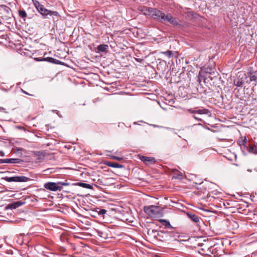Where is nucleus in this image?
<instances>
[{"instance_id":"f257e3e1","label":"nucleus","mask_w":257,"mask_h":257,"mask_svg":"<svg viewBox=\"0 0 257 257\" xmlns=\"http://www.w3.org/2000/svg\"><path fill=\"white\" fill-rule=\"evenodd\" d=\"M70 183L65 181H58L57 182H47L44 184V187L47 190L51 191H61L63 186H69Z\"/></svg>"},{"instance_id":"f03ea898","label":"nucleus","mask_w":257,"mask_h":257,"mask_svg":"<svg viewBox=\"0 0 257 257\" xmlns=\"http://www.w3.org/2000/svg\"><path fill=\"white\" fill-rule=\"evenodd\" d=\"M145 212L152 218H158L162 216V210L160 207L155 205L145 206Z\"/></svg>"},{"instance_id":"7ed1b4c3","label":"nucleus","mask_w":257,"mask_h":257,"mask_svg":"<svg viewBox=\"0 0 257 257\" xmlns=\"http://www.w3.org/2000/svg\"><path fill=\"white\" fill-rule=\"evenodd\" d=\"M217 73L215 72L214 69L212 67H207L201 68L199 72L198 81L199 83L202 81L206 83L207 80V75H215Z\"/></svg>"},{"instance_id":"20e7f679","label":"nucleus","mask_w":257,"mask_h":257,"mask_svg":"<svg viewBox=\"0 0 257 257\" xmlns=\"http://www.w3.org/2000/svg\"><path fill=\"white\" fill-rule=\"evenodd\" d=\"M151 11L152 13L150 16L161 23H165L166 15L164 12L156 8H153Z\"/></svg>"},{"instance_id":"39448f33","label":"nucleus","mask_w":257,"mask_h":257,"mask_svg":"<svg viewBox=\"0 0 257 257\" xmlns=\"http://www.w3.org/2000/svg\"><path fill=\"white\" fill-rule=\"evenodd\" d=\"M33 4L37 11L42 15L43 17L46 18L47 13L48 12L49 10L46 9L43 5L37 1H33Z\"/></svg>"},{"instance_id":"423d86ee","label":"nucleus","mask_w":257,"mask_h":257,"mask_svg":"<svg viewBox=\"0 0 257 257\" xmlns=\"http://www.w3.org/2000/svg\"><path fill=\"white\" fill-rule=\"evenodd\" d=\"M187 216L196 225H199L202 221L201 218L192 212H187L186 213Z\"/></svg>"},{"instance_id":"0eeeda50","label":"nucleus","mask_w":257,"mask_h":257,"mask_svg":"<svg viewBox=\"0 0 257 257\" xmlns=\"http://www.w3.org/2000/svg\"><path fill=\"white\" fill-rule=\"evenodd\" d=\"M166 22L170 23V24L173 25L174 27L180 26V24L179 23V22L177 21H176V19L170 13H168L166 15L165 23Z\"/></svg>"},{"instance_id":"6e6552de","label":"nucleus","mask_w":257,"mask_h":257,"mask_svg":"<svg viewBox=\"0 0 257 257\" xmlns=\"http://www.w3.org/2000/svg\"><path fill=\"white\" fill-rule=\"evenodd\" d=\"M51 17L53 19V20L55 21H58L60 17L59 14L57 11H53L48 10V12L47 13V17L46 18L49 19L50 18L48 16Z\"/></svg>"},{"instance_id":"1a4fd4ad","label":"nucleus","mask_w":257,"mask_h":257,"mask_svg":"<svg viewBox=\"0 0 257 257\" xmlns=\"http://www.w3.org/2000/svg\"><path fill=\"white\" fill-rule=\"evenodd\" d=\"M25 203V202L22 201H18L9 204L6 206V208L11 209H16L17 208H18L19 207L24 204Z\"/></svg>"},{"instance_id":"9d476101","label":"nucleus","mask_w":257,"mask_h":257,"mask_svg":"<svg viewBox=\"0 0 257 257\" xmlns=\"http://www.w3.org/2000/svg\"><path fill=\"white\" fill-rule=\"evenodd\" d=\"M233 83L235 86L242 87L244 83V79L243 77H240V75H238L237 78L234 80Z\"/></svg>"},{"instance_id":"9b49d317","label":"nucleus","mask_w":257,"mask_h":257,"mask_svg":"<svg viewBox=\"0 0 257 257\" xmlns=\"http://www.w3.org/2000/svg\"><path fill=\"white\" fill-rule=\"evenodd\" d=\"M4 163L10 164H20L23 162V161L20 159L18 158H10L4 159Z\"/></svg>"},{"instance_id":"f8f14e48","label":"nucleus","mask_w":257,"mask_h":257,"mask_svg":"<svg viewBox=\"0 0 257 257\" xmlns=\"http://www.w3.org/2000/svg\"><path fill=\"white\" fill-rule=\"evenodd\" d=\"M153 8L147 7H142L139 8V10L145 15L151 16L152 13V10Z\"/></svg>"},{"instance_id":"ddd939ff","label":"nucleus","mask_w":257,"mask_h":257,"mask_svg":"<svg viewBox=\"0 0 257 257\" xmlns=\"http://www.w3.org/2000/svg\"><path fill=\"white\" fill-rule=\"evenodd\" d=\"M44 61H47L56 64H62V62L51 57L43 58Z\"/></svg>"},{"instance_id":"4468645a","label":"nucleus","mask_w":257,"mask_h":257,"mask_svg":"<svg viewBox=\"0 0 257 257\" xmlns=\"http://www.w3.org/2000/svg\"><path fill=\"white\" fill-rule=\"evenodd\" d=\"M140 159L142 161L144 162L145 163H147V162L154 163L155 161V159L154 158L144 156L140 157Z\"/></svg>"},{"instance_id":"2eb2a0df","label":"nucleus","mask_w":257,"mask_h":257,"mask_svg":"<svg viewBox=\"0 0 257 257\" xmlns=\"http://www.w3.org/2000/svg\"><path fill=\"white\" fill-rule=\"evenodd\" d=\"M159 222L162 224L163 225L168 228H173V226L170 224V222L166 219H160Z\"/></svg>"},{"instance_id":"dca6fc26","label":"nucleus","mask_w":257,"mask_h":257,"mask_svg":"<svg viewBox=\"0 0 257 257\" xmlns=\"http://www.w3.org/2000/svg\"><path fill=\"white\" fill-rule=\"evenodd\" d=\"M30 180V179L26 176H16V182H25Z\"/></svg>"},{"instance_id":"f3484780","label":"nucleus","mask_w":257,"mask_h":257,"mask_svg":"<svg viewBox=\"0 0 257 257\" xmlns=\"http://www.w3.org/2000/svg\"><path fill=\"white\" fill-rule=\"evenodd\" d=\"M108 48V46L105 44H101L97 46V49L98 52H104Z\"/></svg>"},{"instance_id":"a211bd4d","label":"nucleus","mask_w":257,"mask_h":257,"mask_svg":"<svg viewBox=\"0 0 257 257\" xmlns=\"http://www.w3.org/2000/svg\"><path fill=\"white\" fill-rule=\"evenodd\" d=\"M254 72H251V70H250L248 72L249 74V79L250 81H257V74H254Z\"/></svg>"},{"instance_id":"6ab92c4d","label":"nucleus","mask_w":257,"mask_h":257,"mask_svg":"<svg viewBox=\"0 0 257 257\" xmlns=\"http://www.w3.org/2000/svg\"><path fill=\"white\" fill-rule=\"evenodd\" d=\"M196 113L200 114H209L210 111L208 109L203 108L196 110Z\"/></svg>"},{"instance_id":"aec40b11","label":"nucleus","mask_w":257,"mask_h":257,"mask_svg":"<svg viewBox=\"0 0 257 257\" xmlns=\"http://www.w3.org/2000/svg\"><path fill=\"white\" fill-rule=\"evenodd\" d=\"M239 146L241 147L242 149V147L245 148L247 147L246 145L247 143V139L245 137L244 139L239 140L237 142Z\"/></svg>"},{"instance_id":"412c9836","label":"nucleus","mask_w":257,"mask_h":257,"mask_svg":"<svg viewBox=\"0 0 257 257\" xmlns=\"http://www.w3.org/2000/svg\"><path fill=\"white\" fill-rule=\"evenodd\" d=\"M76 185L84 188L90 189L92 188V186L90 184L85 183L78 182L76 184Z\"/></svg>"},{"instance_id":"4be33fe9","label":"nucleus","mask_w":257,"mask_h":257,"mask_svg":"<svg viewBox=\"0 0 257 257\" xmlns=\"http://www.w3.org/2000/svg\"><path fill=\"white\" fill-rule=\"evenodd\" d=\"M247 150L249 153L257 154V147L255 145L250 146Z\"/></svg>"},{"instance_id":"5701e85b","label":"nucleus","mask_w":257,"mask_h":257,"mask_svg":"<svg viewBox=\"0 0 257 257\" xmlns=\"http://www.w3.org/2000/svg\"><path fill=\"white\" fill-rule=\"evenodd\" d=\"M107 165L109 167H111L115 168H122V166L119 164L117 163H109L107 164Z\"/></svg>"},{"instance_id":"b1692460","label":"nucleus","mask_w":257,"mask_h":257,"mask_svg":"<svg viewBox=\"0 0 257 257\" xmlns=\"http://www.w3.org/2000/svg\"><path fill=\"white\" fill-rule=\"evenodd\" d=\"M148 234L153 235L154 238H157V236L159 235L158 231L155 229L149 230L148 231Z\"/></svg>"},{"instance_id":"393cba45","label":"nucleus","mask_w":257,"mask_h":257,"mask_svg":"<svg viewBox=\"0 0 257 257\" xmlns=\"http://www.w3.org/2000/svg\"><path fill=\"white\" fill-rule=\"evenodd\" d=\"M18 13L19 16L24 19L25 20V18L27 17V15L25 11L23 10H20L18 11Z\"/></svg>"},{"instance_id":"a878e982","label":"nucleus","mask_w":257,"mask_h":257,"mask_svg":"<svg viewBox=\"0 0 257 257\" xmlns=\"http://www.w3.org/2000/svg\"><path fill=\"white\" fill-rule=\"evenodd\" d=\"M4 179L6 181L9 182H16V176L11 177H6Z\"/></svg>"},{"instance_id":"bb28decb","label":"nucleus","mask_w":257,"mask_h":257,"mask_svg":"<svg viewBox=\"0 0 257 257\" xmlns=\"http://www.w3.org/2000/svg\"><path fill=\"white\" fill-rule=\"evenodd\" d=\"M160 53L163 54L165 55L166 56H167L169 58H170L172 55V51L168 50L165 52H160Z\"/></svg>"},{"instance_id":"cd10ccee","label":"nucleus","mask_w":257,"mask_h":257,"mask_svg":"<svg viewBox=\"0 0 257 257\" xmlns=\"http://www.w3.org/2000/svg\"><path fill=\"white\" fill-rule=\"evenodd\" d=\"M106 212V210L104 209H99L98 211V214L100 216L104 215Z\"/></svg>"},{"instance_id":"c85d7f7f","label":"nucleus","mask_w":257,"mask_h":257,"mask_svg":"<svg viewBox=\"0 0 257 257\" xmlns=\"http://www.w3.org/2000/svg\"><path fill=\"white\" fill-rule=\"evenodd\" d=\"M216 245H214L213 247H211L209 248L210 252H211L212 254L215 253V252L214 251V250L216 249V247H215Z\"/></svg>"},{"instance_id":"c756f323","label":"nucleus","mask_w":257,"mask_h":257,"mask_svg":"<svg viewBox=\"0 0 257 257\" xmlns=\"http://www.w3.org/2000/svg\"><path fill=\"white\" fill-rule=\"evenodd\" d=\"M111 158L116 160H121L122 159L121 157L113 156H111Z\"/></svg>"},{"instance_id":"7c9ffc66","label":"nucleus","mask_w":257,"mask_h":257,"mask_svg":"<svg viewBox=\"0 0 257 257\" xmlns=\"http://www.w3.org/2000/svg\"><path fill=\"white\" fill-rule=\"evenodd\" d=\"M34 59L37 61H44L43 58H40L39 57L35 58Z\"/></svg>"},{"instance_id":"2f4dec72","label":"nucleus","mask_w":257,"mask_h":257,"mask_svg":"<svg viewBox=\"0 0 257 257\" xmlns=\"http://www.w3.org/2000/svg\"><path fill=\"white\" fill-rule=\"evenodd\" d=\"M188 111L189 112H190V113H196V110H193V109H188Z\"/></svg>"},{"instance_id":"473e14b6","label":"nucleus","mask_w":257,"mask_h":257,"mask_svg":"<svg viewBox=\"0 0 257 257\" xmlns=\"http://www.w3.org/2000/svg\"><path fill=\"white\" fill-rule=\"evenodd\" d=\"M193 117L194 119H196L197 120H198V121H201V122L202 121V119H201V118H198V117H196L195 115H193Z\"/></svg>"},{"instance_id":"72a5a7b5","label":"nucleus","mask_w":257,"mask_h":257,"mask_svg":"<svg viewBox=\"0 0 257 257\" xmlns=\"http://www.w3.org/2000/svg\"><path fill=\"white\" fill-rule=\"evenodd\" d=\"M21 91L22 92L25 94H27V95H32L31 94H30L29 93H28L27 92L25 91V90H24L23 89H21Z\"/></svg>"},{"instance_id":"f704fd0d","label":"nucleus","mask_w":257,"mask_h":257,"mask_svg":"<svg viewBox=\"0 0 257 257\" xmlns=\"http://www.w3.org/2000/svg\"><path fill=\"white\" fill-rule=\"evenodd\" d=\"M136 60L138 62H142L143 60L142 59H141V58H136Z\"/></svg>"},{"instance_id":"c9c22d12","label":"nucleus","mask_w":257,"mask_h":257,"mask_svg":"<svg viewBox=\"0 0 257 257\" xmlns=\"http://www.w3.org/2000/svg\"><path fill=\"white\" fill-rule=\"evenodd\" d=\"M0 155L2 156V157H4L5 156V153L2 151H0Z\"/></svg>"},{"instance_id":"e433bc0d","label":"nucleus","mask_w":257,"mask_h":257,"mask_svg":"<svg viewBox=\"0 0 257 257\" xmlns=\"http://www.w3.org/2000/svg\"><path fill=\"white\" fill-rule=\"evenodd\" d=\"M207 79H209L210 80H212V77L210 76V75H207Z\"/></svg>"},{"instance_id":"4c0bfd02","label":"nucleus","mask_w":257,"mask_h":257,"mask_svg":"<svg viewBox=\"0 0 257 257\" xmlns=\"http://www.w3.org/2000/svg\"><path fill=\"white\" fill-rule=\"evenodd\" d=\"M4 159H0V164L4 163Z\"/></svg>"},{"instance_id":"58836bf2","label":"nucleus","mask_w":257,"mask_h":257,"mask_svg":"<svg viewBox=\"0 0 257 257\" xmlns=\"http://www.w3.org/2000/svg\"><path fill=\"white\" fill-rule=\"evenodd\" d=\"M247 171L248 172H252V170L251 169H247Z\"/></svg>"},{"instance_id":"ea45409f","label":"nucleus","mask_w":257,"mask_h":257,"mask_svg":"<svg viewBox=\"0 0 257 257\" xmlns=\"http://www.w3.org/2000/svg\"><path fill=\"white\" fill-rule=\"evenodd\" d=\"M253 171L257 172V168H255L253 169Z\"/></svg>"},{"instance_id":"a19ab883","label":"nucleus","mask_w":257,"mask_h":257,"mask_svg":"<svg viewBox=\"0 0 257 257\" xmlns=\"http://www.w3.org/2000/svg\"><path fill=\"white\" fill-rule=\"evenodd\" d=\"M6 239H7V238H6V237H5V242H6L7 244H8V243H7V242Z\"/></svg>"},{"instance_id":"79ce46f5","label":"nucleus","mask_w":257,"mask_h":257,"mask_svg":"<svg viewBox=\"0 0 257 257\" xmlns=\"http://www.w3.org/2000/svg\"><path fill=\"white\" fill-rule=\"evenodd\" d=\"M2 245H0V248H2Z\"/></svg>"}]
</instances>
